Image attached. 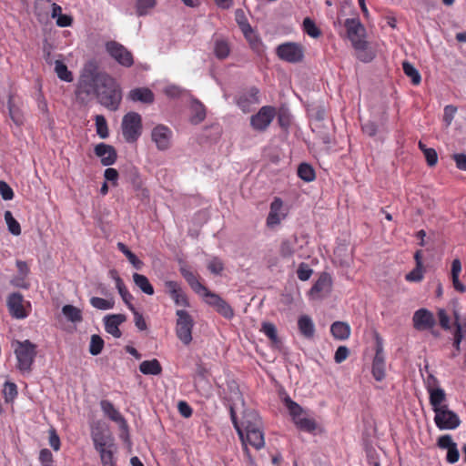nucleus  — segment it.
I'll return each mask as SVG.
<instances>
[{"label":"nucleus","mask_w":466,"mask_h":466,"mask_svg":"<svg viewBox=\"0 0 466 466\" xmlns=\"http://www.w3.org/2000/svg\"><path fill=\"white\" fill-rule=\"evenodd\" d=\"M39 461L42 466H51L53 454L48 449H42L39 453Z\"/></svg>","instance_id":"nucleus-60"},{"label":"nucleus","mask_w":466,"mask_h":466,"mask_svg":"<svg viewBox=\"0 0 466 466\" xmlns=\"http://www.w3.org/2000/svg\"><path fill=\"white\" fill-rule=\"evenodd\" d=\"M76 98L87 105L93 98L106 109L116 111L122 101V88L108 73L98 70L92 62L84 67L76 87Z\"/></svg>","instance_id":"nucleus-1"},{"label":"nucleus","mask_w":466,"mask_h":466,"mask_svg":"<svg viewBox=\"0 0 466 466\" xmlns=\"http://www.w3.org/2000/svg\"><path fill=\"white\" fill-rule=\"evenodd\" d=\"M139 370L145 375H159L162 372V366L157 359L144 360L139 365Z\"/></svg>","instance_id":"nucleus-32"},{"label":"nucleus","mask_w":466,"mask_h":466,"mask_svg":"<svg viewBox=\"0 0 466 466\" xmlns=\"http://www.w3.org/2000/svg\"><path fill=\"white\" fill-rule=\"evenodd\" d=\"M299 239L296 235L282 239L279 249L280 257L283 258H290L296 254L302 257V255L299 254L302 245H299Z\"/></svg>","instance_id":"nucleus-16"},{"label":"nucleus","mask_w":466,"mask_h":466,"mask_svg":"<svg viewBox=\"0 0 466 466\" xmlns=\"http://www.w3.org/2000/svg\"><path fill=\"white\" fill-rule=\"evenodd\" d=\"M7 110L8 115L11 118V120L16 125V126H22L25 121L24 114L21 109L20 103L16 99V97L10 94L8 96L7 99Z\"/></svg>","instance_id":"nucleus-21"},{"label":"nucleus","mask_w":466,"mask_h":466,"mask_svg":"<svg viewBox=\"0 0 466 466\" xmlns=\"http://www.w3.org/2000/svg\"><path fill=\"white\" fill-rule=\"evenodd\" d=\"M127 319L123 314H113L105 318V329L107 333L111 334L115 338H120L122 332L119 329V326Z\"/></svg>","instance_id":"nucleus-22"},{"label":"nucleus","mask_w":466,"mask_h":466,"mask_svg":"<svg viewBox=\"0 0 466 466\" xmlns=\"http://www.w3.org/2000/svg\"><path fill=\"white\" fill-rule=\"evenodd\" d=\"M460 459V452L457 448V444L453 445L451 448L447 450L446 460L449 463L453 464L456 463Z\"/></svg>","instance_id":"nucleus-62"},{"label":"nucleus","mask_w":466,"mask_h":466,"mask_svg":"<svg viewBox=\"0 0 466 466\" xmlns=\"http://www.w3.org/2000/svg\"><path fill=\"white\" fill-rule=\"evenodd\" d=\"M200 295L205 298L206 303L214 309H216L223 299L219 295L208 290L207 287L206 291H202Z\"/></svg>","instance_id":"nucleus-48"},{"label":"nucleus","mask_w":466,"mask_h":466,"mask_svg":"<svg viewBox=\"0 0 466 466\" xmlns=\"http://www.w3.org/2000/svg\"><path fill=\"white\" fill-rule=\"evenodd\" d=\"M236 21L241 29L244 35L250 39L251 35H253V29L249 23L248 22V19L245 15V13L242 9H237L235 13Z\"/></svg>","instance_id":"nucleus-36"},{"label":"nucleus","mask_w":466,"mask_h":466,"mask_svg":"<svg viewBox=\"0 0 466 466\" xmlns=\"http://www.w3.org/2000/svg\"><path fill=\"white\" fill-rule=\"evenodd\" d=\"M5 219L8 227V230L11 234L15 236H19L21 234V227L17 220L13 217L11 211L7 210L5 213Z\"/></svg>","instance_id":"nucleus-44"},{"label":"nucleus","mask_w":466,"mask_h":466,"mask_svg":"<svg viewBox=\"0 0 466 466\" xmlns=\"http://www.w3.org/2000/svg\"><path fill=\"white\" fill-rule=\"evenodd\" d=\"M54 70L60 80L68 83L73 81V74L68 70L67 66L64 63V60H54Z\"/></svg>","instance_id":"nucleus-35"},{"label":"nucleus","mask_w":466,"mask_h":466,"mask_svg":"<svg viewBox=\"0 0 466 466\" xmlns=\"http://www.w3.org/2000/svg\"><path fill=\"white\" fill-rule=\"evenodd\" d=\"M96 133L101 138H106L109 135L106 120L104 116L96 115L95 117Z\"/></svg>","instance_id":"nucleus-45"},{"label":"nucleus","mask_w":466,"mask_h":466,"mask_svg":"<svg viewBox=\"0 0 466 466\" xmlns=\"http://www.w3.org/2000/svg\"><path fill=\"white\" fill-rule=\"evenodd\" d=\"M52 4V0H35V12L37 16H41L43 13L48 9V6Z\"/></svg>","instance_id":"nucleus-59"},{"label":"nucleus","mask_w":466,"mask_h":466,"mask_svg":"<svg viewBox=\"0 0 466 466\" xmlns=\"http://www.w3.org/2000/svg\"><path fill=\"white\" fill-rule=\"evenodd\" d=\"M402 69L405 76L410 78L411 85L419 86L421 83V76L419 69L410 61L403 60Z\"/></svg>","instance_id":"nucleus-30"},{"label":"nucleus","mask_w":466,"mask_h":466,"mask_svg":"<svg viewBox=\"0 0 466 466\" xmlns=\"http://www.w3.org/2000/svg\"><path fill=\"white\" fill-rule=\"evenodd\" d=\"M371 373L377 381L383 380L386 376V362L383 353V343L382 339L379 336L376 337V349L375 356L372 360Z\"/></svg>","instance_id":"nucleus-9"},{"label":"nucleus","mask_w":466,"mask_h":466,"mask_svg":"<svg viewBox=\"0 0 466 466\" xmlns=\"http://www.w3.org/2000/svg\"><path fill=\"white\" fill-rule=\"evenodd\" d=\"M172 130L165 125L156 126L151 132L152 141L158 150L164 151L170 147Z\"/></svg>","instance_id":"nucleus-10"},{"label":"nucleus","mask_w":466,"mask_h":466,"mask_svg":"<svg viewBox=\"0 0 466 466\" xmlns=\"http://www.w3.org/2000/svg\"><path fill=\"white\" fill-rule=\"evenodd\" d=\"M122 134L128 143L136 142L142 133V117L137 112L127 113L121 123Z\"/></svg>","instance_id":"nucleus-4"},{"label":"nucleus","mask_w":466,"mask_h":466,"mask_svg":"<svg viewBox=\"0 0 466 466\" xmlns=\"http://www.w3.org/2000/svg\"><path fill=\"white\" fill-rule=\"evenodd\" d=\"M332 286V279L329 274L324 272L320 274L317 281L309 291V295L313 299H322L329 294Z\"/></svg>","instance_id":"nucleus-13"},{"label":"nucleus","mask_w":466,"mask_h":466,"mask_svg":"<svg viewBox=\"0 0 466 466\" xmlns=\"http://www.w3.org/2000/svg\"><path fill=\"white\" fill-rule=\"evenodd\" d=\"M283 206L284 203L280 198H274L266 221L268 227L273 228L280 224L281 220L286 218L287 213L284 211Z\"/></svg>","instance_id":"nucleus-15"},{"label":"nucleus","mask_w":466,"mask_h":466,"mask_svg":"<svg viewBox=\"0 0 466 466\" xmlns=\"http://www.w3.org/2000/svg\"><path fill=\"white\" fill-rule=\"evenodd\" d=\"M344 26L354 48L365 50L368 47V43L364 40L366 29L360 21L356 18H347L344 22Z\"/></svg>","instance_id":"nucleus-6"},{"label":"nucleus","mask_w":466,"mask_h":466,"mask_svg":"<svg viewBox=\"0 0 466 466\" xmlns=\"http://www.w3.org/2000/svg\"><path fill=\"white\" fill-rule=\"evenodd\" d=\"M299 329L305 338L311 339L315 333V326L312 319L307 316L303 315L299 317L298 320Z\"/></svg>","instance_id":"nucleus-31"},{"label":"nucleus","mask_w":466,"mask_h":466,"mask_svg":"<svg viewBox=\"0 0 466 466\" xmlns=\"http://www.w3.org/2000/svg\"><path fill=\"white\" fill-rule=\"evenodd\" d=\"M434 413L435 425L441 431L455 430L461 424V420L458 414L450 410L448 406L437 409L434 410Z\"/></svg>","instance_id":"nucleus-8"},{"label":"nucleus","mask_w":466,"mask_h":466,"mask_svg":"<svg viewBox=\"0 0 466 466\" xmlns=\"http://www.w3.org/2000/svg\"><path fill=\"white\" fill-rule=\"evenodd\" d=\"M284 404L288 409L289 415L291 416L292 420L296 426L299 424V420H303V417H308L303 408L292 400L289 396L284 399Z\"/></svg>","instance_id":"nucleus-25"},{"label":"nucleus","mask_w":466,"mask_h":466,"mask_svg":"<svg viewBox=\"0 0 466 466\" xmlns=\"http://www.w3.org/2000/svg\"><path fill=\"white\" fill-rule=\"evenodd\" d=\"M24 298L20 293L14 292L7 298L9 313L15 319H25L27 314L24 308Z\"/></svg>","instance_id":"nucleus-19"},{"label":"nucleus","mask_w":466,"mask_h":466,"mask_svg":"<svg viewBox=\"0 0 466 466\" xmlns=\"http://www.w3.org/2000/svg\"><path fill=\"white\" fill-rule=\"evenodd\" d=\"M180 273L186 281L188 283L190 288L197 293L201 294L202 291H206V287L198 281V276L191 270L181 268Z\"/></svg>","instance_id":"nucleus-28"},{"label":"nucleus","mask_w":466,"mask_h":466,"mask_svg":"<svg viewBox=\"0 0 466 466\" xmlns=\"http://www.w3.org/2000/svg\"><path fill=\"white\" fill-rule=\"evenodd\" d=\"M0 195L4 200H11L15 196L11 187L3 180H0Z\"/></svg>","instance_id":"nucleus-57"},{"label":"nucleus","mask_w":466,"mask_h":466,"mask_svg":"<svg viewBox=\"0 0 466 466\" xmlns=\"http://www.w3.org/2000/svg\"><path fill=\"white\" fill-rule=\"evenodd\" d=\"M277 116V109L273 106H263L250 117L251 127L258 132H264L270 126Z\"/></svg>","instance_id":"nucleus-7"},{"label":"nucleus","mask_w":466,"mask_h":466,"mask_svg":"<svg viewBox=\"0 0 466 466\" xmlns=\"http://www.w3.org/2000/svg\"><path fill=\"white\" fill-rule=\"evenodd\" d=\"M208 269L212 274L220 275L224 270V263L219 258L214 257L208 261Z\"/></svg>","instance_id":"nucleus-54"},{"label":"nucleus","mask_w":466,"mask_h":466,"mask_svg":"<svg viewBox=\"0 0 466 466\" xmlns=\"http://www.w3.org/2000/svg\"><path fill=\"white\" fill-rule=\"evenodd\" d=\"M104 348V340L103 339L96 334L91 336L90 345H89V352L93 356H96L101 353Z\"/></svg>","instance_id":"nucleus-46"},{"label":"nucleus","mask_w":466,"mask_h":466,"mask_svg":"<svg viewBox=\"0 0 466 466\" xmlns=\"http://www.w3.org/2000/svg\"><path fill=\"white\" fill-rule=\"evenodd\" d=\"M298 176L306 182H311L315 179L316 174L313 167L307 164L301 163L298 167Z\"/></svg>","instance_id":"nucleus-39"},{"label":"nucleus","mask_w":466,"mask_h":466,"mask_svg":"<svg viewBox=\"0 0 466 466\" xmlns=\"http://www.w3.org/2000/svg\"><path fill=\"white\" fill-rule=\"evenodd\" d=\"M90 304L97 309H110L114 307V301L109 299H105L98 297H93L90 299Z\"/></svg>","instance_id":"nucleus-50"},{"label":"nucleus","mask_w":466,"mask_h":466,"mask_svg":"<svg viewBox=\"0 0 466 466\" xmlns=\"http://www.w3.org/2000/svg\"><path fill=\"white\" fill-rule=\"evenodd\" d=\"M100 457L102 466H116V452L117 447L112 446L111 448L97 451Z\"/></svg>","instance_id":"nucleus-33"},{"label":"nucleus","mask_w":466,"mask_h":466,"mask_svg":"<svg viewBox=\"0 0 466 466\" xmlns=\"http://www.w3.org/2000/svg\"><path fill=\"white\" fill-rule=\"evenodd\" d=\"M190 110V122L193 125H198L206 118V107L202 103L198 101L193 102Z\"/></svg>","instance_id":"nucleus-34"},{"label":"nucleus","mask_w":466,"mask_h":466,"mask_svg":"<svg viewBox=\"0 0 466 466\" xmlns=\"http://www.w3.org/2000/svg\"><path fill=\"white\" fill-rule=\"evenodd\" d=\"M14 352L17 360L16 369L22 374H29L36 357V345L30 340L15 341Z\"/></svg>","instance_id":"nucleus-3"},{"label":"nucleus","mask_w":466,"mask_h":466,"mask_svg":"<svg viewBox=\"0 0 466 466\" xmlns=\"http://www.w3.org/2000/svg\"><path fill=\"white\" fill-rule=\"evenodd\" d=\"M216 311L227 319H231L234 316L232 307L224 299L215 309Z\"/></svg>","instance_id":"nucleus-53"},{"label":"nucleus","mask_w":466,"mask_h":466,"mask_svg":"<svg viewBox=\"0 0 466 466\" xmlns=\"http://www.w3.org/2000/svg\"><path fill=\"white\" fill-rule=\"evenodd\" d=\"M424 278L423 266H417L405 276V279L409 282H420Z\"/></svg>","instance_id":"nucleus-51"},{"label":"nucleus","mask_w":466,"mask_h":466,"mask_svg":"<svg viewBox=\"0 0 466 466\" xmlns=\"http://www.w3.org/2000/svg\"><path fill=\"white\" fill-rule=\"evenodd\" d=\"M62 313L71 322L76 323L83 320L81 309L73 305H65L62 308Z\"/></svg>","instance_id":"nucleus-37"},{"label":"nucleus","mask_w":466,"mask_h":466,"mask_svg":"<svg viewBox=\"0 0 466 466\" xmlns=\"http://www.w3.org/2000/svg\"><path fill=\"white\" fill-rule=\"evenodd\" d=\"M261 331L270 339L272 344L279 343L277 329L273 323L263 322L262 327H261Z\"/></svg>","instance_id":"nucleus-42"},{"label":"nucleus","mask_w":466,"mask_h":466,"mask_svg":"<svg viewBox=\"0 0 466 466\" xmlns=\"http://www.w3.org/2000/svg\"><path fill=\"white\" fill-rule=\"evenodd\" d=\"M350 355V350L346 346H339L334 355L336 363L343 362Z\"/></svg>","instance_id":"nucleus-61"},{"label":"nucleus","mask_w":466,"mask_h":466,"mask_svg":"<svg viewBox=\"0 0 466 466\" xmlns=\"http://www.w3.org/2000/svg\"><path fill=\"white\" fill-rule=\"evenodd\" d=\"M278 122L279 125L283 129H288L291 124V116L289 111L287 108L281 107L279 111H277Z\"/></svg>","instance_id":"nucleus-47"},{"label":"nucleus","mask_w":466,"mask_h":466,"mask_svg":"<svg viewBox=\"0 0 466 466\" xmlns=\"http://www.w3.org/2000/svg\"><path fill=\"white\" fill-rule=\"evenodd\" d=\"M106 50L111 58H133L131 52L114 40L106 43Z\"/></svg>","instance_id":"nucleus-24"},{"label":"nucleus","mask_w":466,"mask_h":466,"mask_svg":"<svg viewBox=\"0 0 466 466\" xmlns=\"http://www.w3.org/2000/svg\"><path fill=\"white\" fill-rule=\"evenodd\" d=\"M438 318L440 325L443 329L447 330L451 329L450 317L443 309L438 310Z\"/></svg>","instance_id":"nucleus-63"},{"label":"nucleus","mask_w":466,"mask_h":466,"mask_svg":"<svg viewBox=\"0 0 466 466\" xmlns=\"http://www.w3.org/2000/svg\"><path fill=\"white\" fill-rule=\"evenodd\" d=\"M238 435L242 444L243 452L250 463L254 462L248 446L259 451L265 446V432L262 418L254 410L243 412V428Z\"/></svg>","instance_id":"nucleus-2"},{"label":"nucleus","mask_w":466,"mask_h":466,"mask_svg":"<svg viewBox=\"0 0 466 466\" xmlns=\"http://www.w3.org/2000/svg\"><path fill=\"white\" fill-rule=\"evenodd\" d=\"M332 336L339 340H345L350 336V327L348 323L335 321L330 327Z\"/></svg>","instance_id":"nucleus-29"},{"label":"nucleus","mask_w":466,"mask_h":466,"mask_svg":"<svg viewBox=\"0 0 466 466\" xmlns=\"http://www.w3.org/2000/svg\"><path fill=\"white\" fill-rule=\"evenodd\" d=\"M165 289L177 306L184 308L190 306L187 296L178 282L173 280L166 281Z\"/></svg>","instance_id":"nucleus-14"},{"label":"nucleus","mask_w":466,"mask_h":466,"mask_svg":"<svg viewBox=\"0 0 466 466\" xmlns=\"http://www.w3.org/2000/svg\"><path fill=\"white\" fill-rule=\"evenodd\" d=\"M92 440L96 451L111 448L112 446H116L114 441V438L110 434H106L104 432L93 433Z\"/></svg>","instance_id":"nucleus-26"},{"label":"nucleus","mask_w":466,"mask_h":466,"mask_svg":"<svg viewBox=\"0 0 466 466\" xmlns=\"http://www.w3.org/2000/svg\"><path fill=\"white\" fill-rule=\"evenodd\" d=\"M133 279L135 284L146 294L147 295H153L154 294V288L150 284L148 279L138 273H134Z\"/></svg>","instance_id":"nucleus-38"},{"label":"nucleus","mask_w":466,"mask_h":466,"mask_svg":"<svg viewBox=\"0 0 466 466\" xmlns=\"http://www.w3.org/2000/svg\"><path fill=\"white\" fill-rule=\"evenodd\" d=\"M297 428L302 431L313 432L317 429V423L312 418L303 417V420H299Z\"/></svg>","instance_id":"nucleus-52"},{"label":"nucleus","mask_w":466,"mask_h":466,"mask_svg":"<svg viewBox=\"0 0 466 466\" xmlns=\"http://www.w3.org/2000/svg\"><path fill=\"white\" fill-rule=\"evenodd\" d=\"M100 407L104 414L111 420L116 422L121 430H127L128 425L127 420L119 412V410L115 408L111 401L103 400L100 401Z\"/></svg>","instance_id":"nucleus-18"},{"label":"nucleus","mask_w":466,"mask_h":466,"mask_svg":"<svg viewBox=\"0 0 466 466\" xmlns=\"http://www.w3.org/2000/svg\"><path fill=\"white\" fill-rule=\"evenodd\" d=\"M303 30L308 35L313 38H318L321 35V31L318 28L315 22L309 17L304 18Z\"/></svg>","instance_id":"nucleus-43"},{"label":"nucleus","mask_w":466,"mask_h":466,"mask_svg":"<svg viewBox=\"0 0 466 466\" xmlns=\"http://www.w3.org/2000/svg\"><path fill=\"white\" fill-rule=\"evenodd\" d=\"M428 166L434 167L438 162V154L434 148H429L428 150H425V153L423 154Z\"/></svg>","instance_id":"nucleus-64"},{"label":"nucleus","mask_w":466,"mask_h":466,"mask_svg":"<svg viewBox=\"0 0 466 466\" xmlns=\"http://www.w3.org/2000/svg\"><path fill=\"white\" fill-rule=\"evenodd\" d=\"M279 58H303L304 47L302 45L294 42H287L277 47Z\"/></svg>","instance_id":"nucleus-17"},{"label":"nucleus","mask_w":466,"mask_h":466,"mask_svg":"<svg viewBox=\"0 0 466 466\" xmlns=\"http://www.w3.org/2000/svg\"><path fill=\"white\" fill-rule=\"evenodd\" d=\"M127 98L133 102L152 104L155 100L154 93L147 87H137L128 92Z\"/></svg>","instance_id":"nucleus-23"},{"label":"nucleus","mask_w":466,"mask_h":466,"mask_svg":"<svg viewBox=\"0 0 466 466\" xmlns=\"http://www.w3.org/2000/svg\"><path fill=\"white\" fill-rule=\"evenodd\" d=\"M176 315L177 317L176 322V335L184 345H189L192 341L194 319L191 315L184 309H177Z\"/></svg>","instance_id":"nucleus-5"},{"label":"nucleus","mask_w":466,"mask_h":466,"mask_svg":"<svg viewBox=\"0 0 466 466\" xmlns=\"http://www.w3.org/2000/svg\"><path fill=\"white\" fill-rule=\"evenodd\" d=\"M117 248L127 257L128 261L137 269L142 266V261L122 242L117 243Z\"/></svg>","instance_id":"nucleus-41"},{"label":"nucleus","mask_w":466,"mask_h":466,"mask_svg":"<svg viewBox=\"0 0 466 466\" xmlns=\"http://www.w3.org/2000/svg\"><path fill=\"white\" fill-rule=\"evenodd\" d=\"M215 54L217 58H227L229 55V46L228 43L224 40L217 41L215 45Z\"/></svg>","instance_id":"nucleus-55"},{"label":"nucleus","mask_w":466,"mask_h":466,"mask_svg":"<svg viewBox=\"0 0 466 466\" xmlns=\"http://www.w3.org/2000/svg\"><path fill=\"white\" fill-rule=\"evenodd\" d=\"M259 102V90L255 86L240 93L236 98V103L243 113L250 112L252 106Z\"/></svg>","instance_id":"nucleus-11"},{"label":"nucleus","mask_w":466,"mask_h":466,"mask_svg":"<svg viewBox=\"0 0 466 466\" xmlns=\"http://www.w3.org/2000/svg\"><path fill=\"white\" fill-rule=\"evenodd\" d=\"M413 327L419 331L432 329L436 320L432 312L427 309H420L416 310L412 317Z\"/></svg>","instance_id":"nucleus-12"},{"label":"nucleus","mask_w":466,"mask_h":466,"mask_svg":"<svg viewBox=\"0 0 466 466\" xmlns=\"http://www.w3.org/2000/svg\"><path fill=\"white\" fill-rule=\"evenodd\" d=\"M156 0H137L136 8L138 16H143L147 14L148 9L155 6Z\"/></svg>","instance_id":"nucleus-49"},{"label":"nucleus","mask_w":466,"mask_h":466,"mask_svg":"<svg viewBox=\"0 0 466 466\" xmlns=\"http://www.w3.org/2000/svg\"><path fill=\"white\" fill-rule=\"evenodd\" d=\"M429 393V400L431 406L432 410H436L437 409H441L443 406H448L446 402V393L442 388L435 389L430 390Z\"/></svg>","instance_id":"nucleus-27"},{"label":"nucleus","mask_w":466,"mask_h":466,"mask_svg":"<svg viewBox=\"0 0 466 466\" xmlns=\"http://www.w3.org/2000/svg\"><path fill=\"white\" fill-rule=\"evenodd\" d=\"M17 386L15 383L6 381L3 388V397L6 403H11L17 397Z\"/></svg>","instance_id":"nucleus-40"},{"label":"nucleus","mask_w":466,"mask_h":466,"mask_svg":"<svg viewBox=\"0 0 466 466\" xmlns=\"http://www.w3.org/2000/svg\"><path fill=\"white\" fill-rule=\"evenodd\" d=\"M95 154L100 157L103 166L113 165L117 158V154L113 146L100 143L95 147Z\"/></svg>","instance_id":"nucleus-20"},{"label":"nucleus","mask_w":466,"mask_h":466,"mask_svg":"<svg viewBox=\"0 0 466 466\" xmlns=\"http://www.w3.org/2000/svg\"><path fill=\"white\" fill-rule=\"evenodd\" d=\"M456 443L452 441L451 436L449 434L439 437L437 441L438 447L442 450H449Z\"/></svg>","instance_id":"nucleus-58"},{"label":"nucleus","mask_w":466,"mask_h":466,"mask_svg":"<svg viewBox=\"0 0 466 466\" xmlns=\"http://www.w3.org/2000/svg\"><path fill=\"white\" fill-rule=\"evenodd\" d=\"M313 270L309 268V266L304 262L299 265L297 275L299 280L307 281L310 279Z\"/></svg>","instance_id":"nucleus-56"}]
</instances>
